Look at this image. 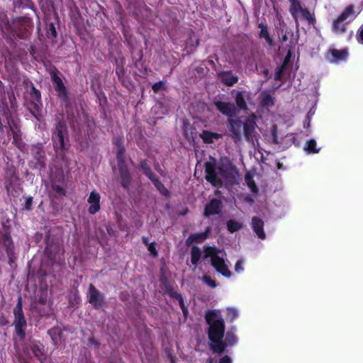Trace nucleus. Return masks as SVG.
<instances>
[{"label":"nucleus","instance_id":"nucleus-1","mask_svg":"<svg viewBox=\"0 0 363 363\" xmlns=\"http://www.w3.org/2000/svg\"><path fill=\"white\" fill-rule=\"evenodd\" d=\"M206 319L209 325L208 337L211 340V349L216 353H222L228 345H232L236 342L235 336L228 333L225 341L223 340L225 332L224 320L219 311H210L206 314Z\"/></svg>","mask_w":363,"mask_h":363},{"label":"nucleus","instance_id":"nucleus-2","mask_svg":"<svg viewBox=\"0 0 363 363\" xmlns=\"http://www.w3.org/2000/svg\"><path fill=\"white\" fill-rule=\"evenodd\" d=\"M206 179L215 186L226 184H234L239 178L236 167L230 162L222 163L218 167H215L211 163L206 164Z\"/></svg>","mask_w":363,"mask_h":363},{"label":"nucleus","instance_id":"nucleus-3","mask_svg":"<svg viewBox=\"0 0 363 363\" xmlns=\"http://www.w3.org/2000/svg\"><path fill=\"white\" fill-rule=\"evenodd\" d=\"M205 258H211V264L216 270L223 276L229 278L231 272L229 266L225 262V254L215 247H206L204 248Z\"/></svg>","mask_w":363,"mask_h":363},{"label":"nucleus","instance_id":"nucleus-4","mask_svg":"<svg viewBox=\"0 0 363 363\" xmlns=\"http://www.w3.org/2000/svg\"><path fill=\"white\" fill-rule=\"evenodd\" d=\"M15 320L14 324L16 331L18 336L23 338L25 336L24 328L26 326V322L22 311L21 298H18V302L14 308Z\"/></svg>","mask_w":363,"mask_h":363},{"label":"nucleus","instance_id":"nucleus-5","mask_svg":"<svg viewBox=\"0 0 363 363\" xmlns=\"http://www.w3.org/2000/svg\"><path fill=\"white\" fill-rule=\"evenodd\" d=\"M362 5L354 6L353 4L348 5L345 8L338 17L347 23L352 21L362 11Z\"/></svg>","mask_w":363,"mask_h":363},{"label":"nucleus","instance_id":"nucleus-6","mask_svg":"<svg viewBox=\"0 0 363 363\" xmlns=\"http://www.w3.org/2000/svg\"><path fill=\"white\" fill-rule=\"evenodd\" d=\"M256 116L252 114L248 117L242 124L243 133L245 139L248 141L252 140L255 136L256 125Z\"/></svg>","mask_w":363,"mask_h":363},{"label":"nucleus","instance_id":"nucleus-7","mask_svg":"<svg viewBox=\"0 0 363 363\" xmlns=\"http://www.w3.org/2000/svg\"><path fill=\"white\" fill-rule=\"evenodd\" d=\"M88 298L89 302L96 308L101 307L103 305V295L92 284H90L89 287Z\"/></svg>","mask_w":363,"mask_h":363},{"label":"nucleus","instance_id":"nucleus-8","mask_svg":"<svg viewBox=\"0 0 363 363\" xmlns=\"http://www.w3.org/2000/svg\"><path fill=\"white\" fill-rule=\"evenodd\" d=\"M214 104L216 108L227 116L231 117L236 113V108L232 103L216 101Z\"/></svg>","mask_w":363,"mask_h":363},{"label":"nucleus","instance_id":"nucleus-9","mask_svg":"<svg viewBox=\"0 0 363 363\" xmlns=\"http://www.w3.org/2000/svg\"><path fill=\"white\" fill-rule=\"evenodd\" d=\"M347 57V52L345 50L330 49L326 54V59L332 63L344 60Z\"/></svg>","mask_w":363,"mask_h":363},{"label":"nucleus","instance_id":"nucleus-10","mask_svg":"<svg viewBox=\"0 0 363 363\" xmlns=\"http://www.w3.org/2000/svg\"><path fill=\"white\" fill-rule=\"evenodd\" d=\"M100 199L101 196L99 193L95 191L91 192L87 202L90 204L89 212L91 214H95L100 210Z\"/></svg>","mask_w":363,"mask_h":363},{"label":"nucleus","instance_id":"nucleus-11","mask_svg":"<svg viewBox=\"0 0 363 363\" xmlns=\"http://www.w3.org/2000/svg\"><path fill=\"white\" fill-rule=\"evenodd\" d=\"M228 127L230 132L231 136L235 140H240L241 138V130L242 128V124L240 121L229 119Z\"/></svg>","mask_w":363,"mask_h":363},{"label":"nucleus","instance_id":"nucleus-12","mask_svg":"<svg viewBox=\"0 0 363 363\" xmlns=\"http://www.w3.org/2000/svg\"><path fill=\"white\" fill-rule=\"evenodd\" d=\"M64 128V125L61 123H59L56 126L57 133L54 136V146L57 149H63L65 147L63 136Z\"/></svg>","mask_w":363,"mask_h":363},{"label":"nucleus","instance_id":"nucleus-13","mask_svg":"<svg viewBox=\"0 0 363 363\" xmlns=\"http://www.w3.org/2000/svg\"><path fill=\"white\" fill-rule=\"evenodd\" d=\"M52 79L58 96L62 99H65L67 96V91L62 79L55 73L52 74Z\"/></svg>","mask_w":363,"mask_h":363},{"label":"nucleus","instance_id":"nucleus-14","mask_svg":"<svg viewBox=\"0 0 363 363\" xmlns=\"http://www.w3.org/2000/svg\"><path fill=\"white\" fill-rule=\"evenodd\" d=\"M347 24V22L337 17L332 23V30L337 35H342L346 32Z\"/></svg>","mask_w":363,"mask_h":363},{"label":"nucleus","instance_id":"nucleus-15","mask_svg":"<svg viewBox=\"0 0 363 363\" xmlns=\"http://www.w3.org/2000/svg\"><path fill=\"white\" fill-rule=\"evenodd\" d=\"M252 225L253 230L257 237L262 240L265 239V233L263 230V220L257 217H254L252 220Z\"/></svg>","mask_w":363,"mask_h":363},{"label":"nucleus","instance_id":"nucleus-16","mask_svg":"<svg viewBox=\"0 0 363 363\" xmlns=\"http://www.w3.org/2000/svg\"><path fill=\"white\" fill-rule=\"evenodd\" d=\"M220 211V201L218 199H212L211 202L206 206L204 215L208 216L217 214Z\"/></svg>","mask_w":363,"mask_h":363},{"label":"nucleus","instance_id":"nucleus-17","mask_svg":"<svg viewBox=\"0 0 363 363\" xmlns=\"http://www.w3.org/2000/svg\"><path fill=\"white\" fill-rule=\"evenodd\" d=\"M293 17L295 18L296 22L299 20L300 21L305 20V21H308V23L313 24V23L315 21L313 15L311 13H310V11L308 10L303 9V8H302V9L299 12H298L296 15H294Z\"/></svg>","mask_w":363,"mask_h":363},{"label":"nucleus","instance_id":"nucleus-18","mask_svg":"<svg viewBox=\"0 0 363 363\" xmlns=\"http://www.w3.org/2000/svg\"><path fill=\"white\" fill-rule=\"evenodd\" d=\"M6 187L9 194L15 196L19 191V182L16 177H13L11 181L6 182Z\"/></svg>","mask_w":363,"mask_h":363},{"label":"nucleus","instance_id":"nucleus-19","mask_svg":"<svg viewBox=\"0 0 363 363\" xmlns=\"http://www.w3.org/2000/svg\"><path fill=\"white\" fill-rule=\"evenodd\" d=\"M222 137V135L212 133L208 130H203L201 134V138L203 139V142L206 143H212L215 140H218Z\"/></svg>","mask_w":363,"mask_h":363},{"label":"nucleus","instance_id":"nucleus-20","mask_svg":"<svg viewBox=\"0 0 363 363\" xmlns=\"http://www.w3.org/2000/svg\"><path fill=\"white\" fill-rule=\"evenodd\" d=\"M8 123H9L10 128L13 133V143L19 148H22L23 145V142L21 141V135L19 133V130H17V127H15V128H13L12 124L9 120H8ZM13 125H14V126H16V125L14 123H13Z\"/></svg>","mask_w":363,"mask_h":363},{"label":"nucleus","instance_id":"nucleus-21","mask_svg":"<svg viewBox=\"0 0 363 363\" xmlns=\"http://www.w3.org/2000/svg\"><path fill=\"white\" fill-rule=\"evenodd\" d=\"M221 81L228 86H233L238 81L237 76L230 72H224L220 76Z\"/></svg>","mask_w":363,"mask_h":363},{"label":"nucleus","instance_id":"nucleus-22","mask_svg":"<svg viewBox=\"0 0 363 363\" xmlns=\"http://www.w3.org/2000/svg\"><path fill=\"white\" fill-rule=\"evenodd\" d=\"M30 350L35 357L41 358L44 354L43 346L40 343L33 342L30 345Z\"/></svg>","mask_w":363,"mask_h":363},{"label":"nucleus","instance_id":"nucleus-23","mask_svg":"<svg viewBox=\"0 0 363 363\" xmlns=\"http://www.w3.org/2000/svg\"><path fill=\"white\" fill-rule=\"evenodd\" d=\"M235 101L238 108L240 109H246L247 104L245 100L244 95L241 91H237L235 95Z\"/></svg>","mask_w":363,"mask_h":363},{"label":"nucleus","instance_id":"nucleus-24","mask_svg":"<svg viewBox=\"0 0 363 363\" xmlns=\"http://www.w3.org/2000/svg\"><path fill=\"white\" fill-rule=\"evenodd\" d=\"M242 228V223L235 220H230L227 223V228L229 232L235 233Z\"/></svg>","mask_w":363,"mask_h":363},{"label":"nucleus","instance_id":"nucleus-25","mask_svg":"<svg viewBox=\"0 0 363 363\" xmlns=\"http://www.w3.org/2000/svg\"><path fill=\"white\" fill-rule=\"evenodd\" d=\"M143 168L144 169V172L145 174L152 181L155 182V185L157 186V188L161 191V192H162L163 194H166L167 192V190L164 188V186L157 181V180H154L153 179V176H152V173L151 172V170L146 167L145 166H143Z\"/></svg>","mask_w":363,"mask_h":363},{"label":"nucleus","instance_id":"nucleus-26","mask_svg":"<svg viewBox=\"0 0 363 363\" xmlns=\"http://www.w3.org/2000/svg\"><path fill=\"white\" fill-rule=\"evenodd\" d=\"M206 237L207 235L206 233L193 234L190 235L189 238L187 239V242H200L204 240L206 238Z\"/></svg>","mask_w":363,"mask_h":363},{"label":"nucleus","instance_id":"nucleus-27","mask_svg":"<svg viewBox=\"0 0 363 363\" xmlns=\"http://www.w3.org/2000/svg\"><path fill=\"white\" fill-rule=\"evenodd\" d=\"M304 150L308 153H318L320 150V149L316 148V142L313 139L307 141Z\"/></svg>","mask_w":363,"mask_h":363},{"label":"nucleus","instance_id":"nucleus-28","mask_svg":"<svg viewBox=\"0 0 363 363\" xmlns=\"http://www.w3.org/2000/svg\"><path fill=\"white\" fill-rule=\"evenodd\" d=\"M245 182L247 184L248 187L250 188V189L253 193H257V188L255 181L253 180L252 175L250 173H247L245 174Z\"/></svg>","mask_w":363,"mask_h":363},{"label":"nucleus","instance_id":"nucleus-29","mask_svg":"<svg viewBox=\"0 0 363 363\" xmlns=\"http://www.w3.org/2000/svg\"><path fill=\"white\" fill-rule=\"evenodd\" d=\"M291 3L290 6V12L291 15L294 16L296 15L298 12H299L302 9V6L298 0H289Z\"/></svg>","mask_w":363,"mask_h":363},{"label":"nucleus","instance_id":"nucleus-30","mask_svg":"<svg viewBox=\"0 0 363 363\" xmlns=\"http://www.w3.org/2000/svg\"><path fill=\"white\" fill-rule=\"evenodd\" d=\"M191 262L196 264L201 257V250L198 247H193L191 252Z\"/></svg>","mask_w":363,"mask_h":363},{"label":"nucleus","instance_id":"nucleus-31","mask_svg":"<svg viewBox=\"0 0 363 363\" xmlns=\"http://www.w3.org/2000/svg\"><path fill=\"white\" fill-rule=\"evenodd\" d=\"M261 97L262 103L264 106H270L274 104V99L269 94L264 93L262 94Z\"/></svg>","mask_w":363,"mask_h":363},{"label":"nucleus","instance_id":"nucleus-32","mask_svg":"<svg viewBox=\"0 0 363 363\" xmlns=\"http://www.w3.org/2000/svg\"><path fill=\"white\" fill-rule=\"evenodd\" d=\"M259 27L261 28V30L259 32V36L261 38H263L266 40V41L269 44L272 45V40L269 37V35L267 31V27L259 25Z\"/></svg>","mask_w":363,"mask_h":363},{"label":"nucleus","instance_id":"nucleus-33","mask_svg":"<svg viewBox=\"0 0 363 363\" xmlns=\"http://www.w3.org/2000/svg\"><path fill=\"white\" fill-rule=\"evenodd\" d=\"M169 293H170L171 296L174 297L175 299H177L179 301V305H180L181 308H182L184 314L186 315V313L187 312V309L186 308H184V301H183L182 296L174 291H170Z\"/></svg>","mask_w":363,"mask_h":363},{"label":"nucleus","instance_id":"nucleus-34","mask_svg":"<svg viewBox=\"0 0 363 363\" xmlns=\"http://www.w3.org/2000/svg\"><path fill=\"white\" fill-rule=\"evenodd\" d=\"M238 316V311L235 308H228L227 309V318L230 319V320L233 321Z\"/></svg>","mask_w":363,"mask_h":363},{"label":"nucleus","instance_id":"nucleus-35","mask_svg":"<svg viewBox=\"0 0 363 363\" xmlns=\"http://www.w3.org/2000/svg\"><path fill=\"white\" fill-rule=\"evenodd\" d=\"M203 281L211 288H216V284L214 280H213L210 277L205 275L202 278Z\"/></svg>","mask_w":363,"mask_h":363},{"label":"nucleus","instance_id":"nucleus-36","mask_svg":"<svg viewBox=\"0 0 363 363\" xmlns=\"http://www.w3.org/2000/svg\"><path fill=\"white\" fill-rule=\"evenodd\" d=\"M244 261L242 259H239L237 261L235 265V270L238 273H241L244 271Z\"/></svg>","mask_w":363,"mask_h":363},{"label":"nucleus","instance_id":"nucleus-37","mask_svg":"<svg viewBox=\"0 0 363 363\" xmlns=\"http://www.w3.org/2000/svg\"><path fill=\"white\" fill-rule=\"evenodd\" d=\"M148 251L151 253L152 255L156 257L157 255V251L155 247V243L151 242L147 246Z\"/></svg>","mask_w":363,"mask_h":363},{"label":"nucleus","instance_id":"nucleus-38","mask_svg":"<svg viewBox=\"0 0 363 363\" xmlns=\"http://www.w3.org/2000/svg\"><path fill=\"white\" fill-rule=\"evenodd\" d=\"M357 41L363 45V25L359 28L357 33Z\"/></svg>","mask_w":363,"mask_h":363},{"label":"nucleus","instance_id":"nucleus-39","mask_svg":"<svg viewBox=\"0 0 363 363\" xmlns=\"http://www.w3.org/2000/svg\"><path fill=\"white\" fill-rule=\"evenodd\" d=\"M218 363H232V359L229 356L225 355L220 359Z\"/></svg>","mask_w":363,"mask_h":363},{"label":"nucleus","instance_id":"nucleus-40","mask_svg":"<svg viewBox=\"0 0 363 363\" xmlns=\"http://www.w3.org/2000/svg\"><path fill=\"white\" fill-rule=\"evenodd\" d=\"M163 87V84L162 82H157V83H155L153 86H152V89L157 92L158 91H160L162 88Z\"/></svg>","mask_w":363,"mask_h":363},{"label":"nucleus","instance_id":"nucleus-41","mask_svg":"<svg viewBox=\"0 0 363 363\" xmlns=\"http://www.w3.org/2000/svg\"><path fill=\"white\" fill-rule=\"evenodd\" d=\"M121 174L122 176L123 177V184L125 186V180H128V173L126 172L125 170L124 169H121Z\"/></svg>","mask_w":363,"mask_h":363},{"label":"nucleus","instance_id":"nucleus-42","mask_svg":"<svg viewBox=\"0 0 363 363\" xmlns=\"http://www.w3.org/2000/svg\"><path fill=\"white\" fill-rule=\"evenodd\" d=\"M33 94L37 100H39L40 99V94L38 91L33 89Z\"/></svg>","mask_w":363,"mask_h":363},{"label":"nucleus","instance_id":"nucleus-43","mask_svg":"<svg viewBox=\"0 0 363 363\" xmlns=\"http://www.w3.org/2000/svg\"><path fill=\"white\" fill-rule=\"evenodd\" d=\"M142 239H143V242H144V244H145L146 246H147V245L150 244V242H148V240H147V238H145V237H143V238H142Z\"/></svg>","mask_w":363,"mask_h":363},{"label":"nucleus","instance_id":"nucleus-44","mask_svg":"<svg viewBox=\"0 0 363 363\" xmlns=\"http://www.w3.org/2000/svg\"><path fill=\"white\" fill-rule=\"evenodd\" d=\"M34 116H35V117L36 118V119L38 121H40L41 118H42V115H40V114H38H38H34Z\"/></svg>","mask_w":363,"mask_h":363},{"label":"nucleus","instance_id":"nucleus-45","mask_svg":"<svg viewBox=\"0 0 363 363\" xmlns=\"http://www.w3.org/2000/svg\"><path fill=\"white\" fill-rule=\"evenodd\" d=\"M122 152H123V150H118V160H121V155H122Z\"/></svg>","mask_w":363,"mask_h":363},{"label":"nucleus","instance_id":"nucleus-46","mask_svg":"<svg viewBox=\"0 0 363 363\" xmlns=\"http://www.w3.org/2000/svg\"><path fill=\"white\" fill-rule=\"evenodd\" d=\"M51 29H52V33L53 35L55 36L56 35V31H55V29L53 25H51Z\"/></svg>","mask_w":363,"mask_h":363},{"label":"nucleus","instance_id":"nucleus-47","mask_svg":"<svg viewBox=\"0 0 363 363\" xmlns=\"http://www.w3.org/2000/svg\"><path fill=\"white\" fill-rule=\"evenodd\" d=\"M273 134H274V143H277V136L275 135V130H274V133Z\"/></svg>","mask_w":363,"mask_h":363},{"label":"nucleus","instance_id":"nucleus-48","mask_svg":"<svg viewBox=\"0 0 363 363\" xmlns=\"http://www.w3.org/2000/svg\"><path fill=\"white\" fill-rule=\"evenodd\" d=\"M209 362H210V363H213V360L211 359L209 360Z\"/></svg>","mask_w":363,"mask_h":363}]
</instances>
